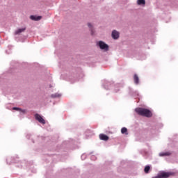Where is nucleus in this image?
Segmentation results:
<instances>
[{
	"instance_id": "1",
	"label": "nucleus",
	"mask_w": 178,
	"mask_h": 178,
	"mask_svg": "<svg viewBox=\"0 0 178 178\" xmlns=\"http://www.w3.org/2000/svg\"><path fill=\"white\" fill-rule=\"evenodd\" d=\"M135 111L140 116H145L146 118H151L152 116V113L147 108H137Z\"/></svg>"
},
{
	"instance_id": "2",
	"label": "nucleus",
	"mask_w": 178,
	"mask_h": 178,
	"mask_svg": "<svg viewBox=\"0 0 178 178\" xmlns=\"http://www.w3.org/2000/svg\"><path fill=\"white\" fill-rule=\"evenodd\" d=\"M97 45H99V48L101 49H105V51H108L109 47L108 46V44H105V42H102V41H99L97 43Z\"/></svg>"
},
{
	"instance_id": "3",
	"label": "nucleus",
	"mask_w": 178,
	"mask_h": 178,
	"mask_svg": "<svg viewBox=\"0 0 178 178\" xmlns=\"http://www.w3.org/2000/svg\"><path fill=\"white\" fill-rule=\"evenodd\" d=\"M35 119L38 120L39 123H41L42 124H45V120H44V118H42V117L40 114H35Z\"/></svg>"
},
{
	"instance_id": "4",
	"label": "nucleus",
	"mask_w": 178,
	"mask_h": 178,
	"mask_svg": "<svg viewBox=\"0 0 178 178\" xmlns=\"http://www.w3.org/2000/svg\"><path fill=\"white\" fill-rule=\"evenodd\" d=\"M172 175L170 172H162L158 175V178H168Z\"/></svg>"
},
{
	"instance_id": "5",
	"label": "nucleus",
	"mask_w": 178,
	"mask_h": 178,
	"mask_svg": "<svg viewBox=\"0 0 178 178\" xmlns=\"http://www.w3.org/2000/svg\"><path fill=\"white\" fill-rule=\"evenodd\" d=\"M112 37L114 40H118L119 38V32L116 31H113L112 32Z\"/></svg>"
},
{
	"instance_id": "6",
	"label": "nucleus",
	"mask_w": 178,
	"mask_h": 178,
	"mask_svg": "<svg viewBox=\"0 0 178 178\" xmlns=\"http://www.w3.org/2000/svg\"><path fill=\"white\" fill-rule=\"evenodd\" d=\"M99 138H100V140H103V141H108V140H109V137H108V136H106L104 134H101L99 135Z\"/></svg>"
},
{
	"instance_id": "7",
	"label": "nucleus",
	"mask_w": 178,
	"mask_h": 178,
	"mask_svg": "<svg viewBox=\"0 0 178 178\" xmlns=\"http://www.w3.org/2000/svg\"><path fill=\"white\" fill-rule=\"evenodd\" d=\"M134 81L135 84H138V83H140V79L138 78V76L137 75V74H135L134 75Z\"/></svg>"
},
{
	"instance_id": "8",
	"label": "nucleus",
	"mask_w": 178,
	"mask_h": 178,
	"mask_svg": "<svg viewBox=\"0 0 178 178\" xmlns=\"http://www.w3.org/2000/svg\"><path fill=\"white\" fill-rule=\"evenodd\" d=\"M30 19H31V20H35V21L38 22V20H41V16L31 15L30 17Z\"/></svg>"
},
{
	"instance_id": "9",
	"label": "nucleus",
	"mask_w": 178,
	"mask_h": 178,
	"mask_svg": "<svg viewBox=\"0 0 178 178\" xmlns=\"http://www.w3.org/2000/svg\"><path fill=\"white\" fill-rule=\"evenodd\" d=\"M121 133L122 134H126V136H127V134H129V132H127V128L122 127L121 129Z\"/></svg>"
},
{
	"instance_id": "10",
	"label": "nucleus",
	"mask_w": 178,
	"mask_h": 178,
	"mask_svg": "<svg viewBox=\"0 0 178 178\" xmlns=\"http://www.w3.org/2000/svg\"><path fill=\"white\" fill-rule=\"evenodd\" d=\"M170 155V152H161L159 154L160 156H169Z\"/></svg>"
},
{
	"instance_id": "11",
	"label": "nucleus",
	"mask_w": 178,
	"mask_h": 178,
	"mask_svg": "<svg viewBox=\"0 0 178 178\" xmlns=\"http://www.w3.org/2000/svg\"><path fill=\"white\" fill-rule=\"evenodd\" d=\"M26 28L19 29L15 31V34H20V33H23V31H25Z\"/></svg>"
},
{
	"instance_id": "12",
	"label": "nucleus",
	"mask_w": 178,
	"mask_h": 178,
	"mask_svg": "<svg viewBox=\"0 0 178 178\" xmlns=\"http://www.w3.org/2000/svg\"><path fill=\"white\" fill-rule=\"evenodd\" d=\"M138 5H145V0H138L137 1Z\"/></svg>"
},
{
	"instance_id": "13",
	"label": "nucleus",
	"mask_w": 178,
	"mask_h": 178,
	"mask_svg": "<svg viewBox=\"0 0 178 178\" xmlns=\"http://www.w3.org/2000/svg\"><path fill=\"white\" fill-rule=\"evenodd\" d=\"M149 169H151V167H149V165L145 166L144 169L145 173H149Z\"/></svg>"
},
{
	"instance_id": "14",
	"label": "nucleus",
	"mask_w": 178,
	"mask_h": 178,
	"mask_svg": "<svg viewBox=\"0 0 178 178\" xmlns=\"http://www.w3.org/2000/svg\"><path fill=\"white\" fill-rule=\"evenodd\" d=\"M51 97L52 98H56L58 97H60V95H59L58 94H55V95H52Z\"/></svg>"
},
{
	"instance_id": "15",
	"label": "nucleus",
	"mask_w": 178,
	"mask_h": 178,
	"mask_svg": "<svg viewBox=\"0 0 178 178\" xmlns=\"http://www.w3.org/2000/svg\"><path fill=\"white\" fill-rule=\"evenodd\" d=\"M91 159L95 161V159H97V157H95V156H91Z\"/></svg>"
},
{
	"instance_id": "16",
	"label": "nucleus",
	"mask_w": 178,
	"mask_h": 178,
	"mask_svg": "<svg viewBox=\"0 0 178 178\" xmlns=\"http://www.w3.org/2000/svg\"><path fill=\"white\" fill-rule=\"evenodd\" d=\"M88 28H89V29H91V27H92V26H91V24H90V23L88 24Z\"/></svg>"
},
{
	"instance_id": "17",
	"label": "nucleus",
	"mask_w": 178,
	"mask_h": 178,
	"mask_svg": "<svg viewBox=\"0 0 178 178\" xmlns=\"http://www.w3.org/2000/svg\"><path fill=\"white\" fill-rule=\"evenodd\" d=\"M13 109H14V111H19V109H20V108L14 107Z\"/></svg>"
},
{
	"instance_id": "18",
	"label": "nucleus",
	"mask_w": 178,
	"mask_h": 178,
	"mask_svg": "<svg viewBox=\"0 0 178 178\" xmlns=\"http://www.w3.org/2000/svg\"><path fill=\"white\" fill-rule=\"evenodd\" d=\"M83 156H84V155H82V156H81V158H83Z\"/></svg>"
}]
</instances>
